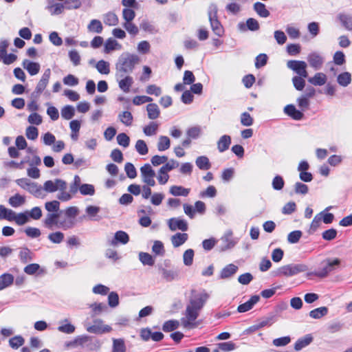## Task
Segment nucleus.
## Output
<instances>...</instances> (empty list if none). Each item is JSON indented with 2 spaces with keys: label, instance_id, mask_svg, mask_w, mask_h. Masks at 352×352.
I'll use <instances>...</instances> for the list:
<instances>
[{
  "label": "nucleus",
  "instance_id": "1",
  "mask_svg": "<svg viewBox=\"0 0 352 352\" xmlns=\"http://www.w3.org/2000/svg\"><path fill=\"white\" fill-rule=\"evenodd\" d=\"M209 298L210 295L204 289L201 291L191 289L184 316L181 318V323L184 328L194 329L197 327L196 320Z\"/></svg>",
  "mask_w": 352,
  "mask_h": 352
},
{
  "label": "nucleus",
  "instance_id": "2",
  "mask_svg": "<svg viewBox=\"0 0 352 352\" xmlns=\"http://www.w3.org/2000/svg\"><path fill=\"white\" fill-rule=\"evenodd\" d=\"M140 61V57L134 54L123 53L121 54L115 65V76L122 77L124 75H131L135 66Z\"/></svg>",
  "mask_w": 352,
  "mask_h": 352
},
{
  "label": "nucleus",
  "instance_id": "3",
  "mask_svg": "<svg viewBox=\"0 0 352 352\" xmlns=\"http://www.w3.org/2000/svg\"><path fill=\"white\" fill-rule=\"evenodd\" d=\"M218 8L217 5L212 3L208 7V18L210 27L214 34L221 37L224 34V28L217 16Z\"/></svg>",
  "mask_w": 352,
  "mask_h": 352
},
{
  "label": "nucleus",
  "instance_id": "4",
  "mask_svg": "<svg viewBox=\"0 0 352 352\" xmlns=\"http://www.w3.org/2000/svg\"><path fill=\"white\" fill-rule=\"evenodd\" d=\"M308 270V266L303 263L289 264L279 267L275 272L277 276H292Z\"/></svg>",
  "mask_w": 352,
  "mask_h": 352
},
{
  "label": "nucleus",
  "instance_id": "5",
  "mask_svg": "<svg viewBox=\"0 0 352 352\" xmlns=\"http://www.w3.org/2000/svg\"><path fill=\"white\" fill-rule=\"evenodd\" d=\"M321 264L324 266L319 271L311 272L308 275L314 274L320 278H325L340 265V260L339 258H327Z\"/></svg>",
  "mask_w": 352,
  "mask_h": 352
},
{
  "label": "nucleus",
  "instance_id": "6",
  "mask_svg": "<svg viewBox=\"0 0 352 352\" xmlns=\"http://www.w3.org/2000/svg\"><path fill=\"white\" fill-rule=\"evenodd\" d=\"M59 217L60 214L58 212L48 213L43 221L44 226L48 229H53L54 226L64 229L72 227V225L66 226L65 221L58 222Z\"/></svg>",
  "mask_w": 352,
  "mask_h": 352
},
{
  "label": "nucleus",
  "instance_id": "7",
  "mask_svg": "<svg viewBox=\"0 0 352 352\" xmlns=\"http://www.w3.org/2000/svg\"><path fill=\"white\" fill-rule=\"evenodd\" d=\"M140 173L144 183L149 186H154L155 185L154 179L155 172L149 164H145L142 166L140 168Z\"/></svg>",
  "mask_w": 352,
  "mask_h": 352
},
{
  "label": "nucleus",
  "instance_id": "8",
  "mask_svg": "<svg viewBox=\"0 0 352 352\" xmlns=\"http://www.w3.org/2000/svg\"><path fill=\"white\" fill-rule=\"evenodd\" d=\"M67 183L60 179H56L54 181L47 180L43 184V190L47 192H54L58 190L67 189Z\"/></svg>",
  "mask_w": 352,
  "mask_h": 352
},
{
  "label": "nucleus",
  "instance_id": "9",
  "mask_svg": "<svg viewBox=\"0 0 352 352\" xmlns=\"http://www.w3.org/2000/svg\"><path fill=\"white\" fill-rule=\"evenodd\" d=\"M287 67L296 72L298 76L307 78V63L302 60H289L287 63Z\"/></svg>",
  "mask_w": 352,
  "mask_h": 352
},
{
  "label": "nucleus",
  "instance_id": "10",
  "mask_svg": "<svg viewBox=\"0 0 352 352\" xmlns=\"http://www.w3.org/2000/svg\"><path fill=\"white\" fill-rule=\"evenodd\" d=\"M51 76L50 69H47L43 74L41 78L38 82L34 91L32 93V96L37 97L46 88Z\"/></svg>",
  "mask_w": 352,
  "mask_h": 352
},
{
  "label": "nucleus",
  "instance_id": "11",
  "mask_svg": "<svg viewBox=\"0 0 352 352\" xmlns=\"http://www.w3.org/2000/svg\"><path fill=\"white\" fill-rule=\"evenodd\" d=\"M129 241V234L122 230L117 231L112 239L108 241V244L111 246H116L118 244L125 245Z\"/></svg>",
  "mask_w": 352,
  "mask_h": 352
},
{
  "label": "nucleus",
  "instance_id": "12",
  "mask_svg": "<svg viewBox=\"0 0 352 352\" xmlns=\"http://www.w3.org/2000/svg\"><path fill=\"white\" fill-rule=\"evenodd\" d=\"M168 226L171 231L177 230L186 232L188 230V226L186 221L179 218H171L168 221Z\"/></svg>",
  "mask_w": 352,
  "mask_h": 352
},
{
  "label": "nucleus",
  "instance_id": "13",
  "mask_svg": "<svg viewBox=\"0 0 352 352\" xmlns=\"http://www.w3.org/2000/svg\"><path fill=\"white\" fill-rule=\"evenodd\" d=\"M119 88L124 93H129L133 84V78L131 75H124L122 77L116 76Z\"/></svg>",
  "mask_w": 352,
  "mask_h": 352
},
{
  "label": "nucleus",
  "instance_id": "14",
  "mask_svg": "<svg viewBox=\"0 0 352 352\" xmlns=\"http://www.w3.org/2000/svg\"><path fill=\"white\" fill-rule=\"evenodd\" d=\"M238 28L242 32H246L247 30L257 31L260 28V25L258 21L254 18H249L247 19L246 23H239L238 24Z\"/></svg>",
  "mask_w": 352,
  "mask_h": 352
},
{
  "label": "nucleus",
  "instance_id": "15",
  "mask_svg": "<svg viewBox=\"0 0 352 352\" xmlns=\"http://www.w3.org/2000/svg\"><path fill=\"white\" fill-rule=\"evenodd\" d=\"M307 61L314 69H320L324 63V58L317 52H312L307 56Z\"/></svg>",
  "mask_w": 352,
  "mask_h": 352
},
{
  "label": "nucleus",
  "instance_id": "16",
  "mask_svg": "<svg viewBox=\"0 0 352 352\" xmlns=\"http://www.w3.org/2000/svg\"><path fill=\"white\" fill-rule=\"evenodd\" d=\"M284 113L294 120H300L304 117V113L300 110H298L294 104L286 105Z\"/></svg>",
  "mask_w": 352,
  "mask_h": 352
},
{
  "label": "nucleus",
  "instance_id": "17",
  "mask_svg": "<svg viewBox=\"0 0 352 352\" xmlns=\"http://www.w3.org/2000/svg\"><path fill=\"white\" fill-rule=\"evenodd\" d=\"M98 324H95L87 327V331L95 334H102L110 332L112 328L109 325H102V321L98 320Z\"/></svg>",
  "mask_w": 352,
  "mask_h": 352
},
{
  "label": "nucleus",
  "instance_id": "18",
  "mask_svg": "<svg viewBox=\"0 0 352 352\" xmlns=\"http://www.w3.org/2000/svg\"><path fill=\"white\" fill-rule=\"evenodd\" d=\"M52 15H58L63 12L65 6L62 3H54L52 0H48V5L45 8Z\"/></svg>",
  "mask_w": 352,
  "mask_h": 352
},
{
  "label": "nucleus",
  "instance_id": "19",
  "mask_svg": "<svg viewBox=\"0 0 352 352\" xmlns=\"http://www.w3.org/2000/svg\"><path fill=\"white\" fill-rule=\"evenodd\" d=\"M259 300L258 296H252L247 302L241 304L238 308L237 311L239 313H244L252 309L254 305L258 302Z\"/></svg>",
  "mask_w": 352,
  "mask_h": 352
},
{
  "label": "nucleus",
  "instance_id": "20",
  "mask_svg": "<svg viewBox=\"0 0 352 352\" xmlns=\"http://www.w3.org/2000/svg\"><path fill=\"white\" fill-rule=\"evenodd\" d=\"M19 258L21 263H27L34 258L33 252L27 247L19 248Z\"/></svg>",
  "mask_w": 352,
  "mask_h": 352
},
{
  "label": "nucleus",
  "instance_id": "21",
  "mask_svg": "<svg viewBox=\"0 0 352 352\" xmlns=\"http://www.w3.org/2000/svg\"><path fill=\"white\" fill-rule=\"evenodd\" d=\"M159 270L162 274V278L167 282L173 281L178 278L179 273L176 270H167L162 267H160Z\"/></svg>",
  "mask_w": 352,
  "mask_h": 352
},
{
  "label": "nucleus",
  "instance_id": "22",
  "mask_svg": "<svg viewBox=\"0 0 352 352\" xmlns=\"http://www.w3.org/2000/svg\"><path fill=\"white\" fill-rule=\"evenodd\" d=\"M238 269L236 265L229 264L222 269L219 277L221 279L229 278L236 273Z\"/></svg>",
  "mask_w": 352,
  "mask_h": 352
},
{
  "label": "nucleus",
  "instance_id": "23",
  "mask_svg": "<svg viewBox=\"0 0 352 352\" xmlns=\"http://www.w3.org/2000/svg\"><path fill=\"white\" fill-rule=\"evenodd\" d=\"M23 66L31 76L37 74L39 72L41 68L39 63L28 60H25L23 62Z\"/></svg>",
  "mask_w": 352,
  "mask_h": 352
},
{
  "label": "nucleus",
  "instance_id": "24",
  "mask_svg": "<svg viewBox=\"0 0 352 352\" xmlns=\"http://www.w3.org/2000/svg\"><path fill=\"white\" fill-rule=\"evenodd\" d=\"M188 238V234L177 232L171 236L170 241L174 248H178L183 245Z\"/></svg>",
  "mask_w": 352,
  "mask_h": 352
},
{
  "label": "nucleus",
  "instance_id": "25",
  "mask_svg": "<svg viewBox=\"0 0 352 352\" xmlns=\"http://www.w3.org/2000/svg\"><path fill=\"white\" fill-rule=\"evenodd\" d=\"M327 80V76L324 73L318 72L309 78L308 82L314 86H322L326 83Z\"/></svg>",
  "mask_w": 352,
  "mask_h": 352
},
{
  "label": "nucleus",
  "instance_id": "26",
  "mask_svg": "<svg viewBox=\"0 0 352 352\" xmlns=\"http://www.w3.org/2000/svg\"><path fill=\"white\" fill-rule=\"evenodd\" d=\"M14 281V276L9 273H4L0 276V291L11 286Z\"/></svg>",
  "mask_w": 352,
  "mask_h": 352
},
{
  "label": "nucleus",
  "instance_id": "27",
  "mask_svg": "<svg viewBox=\"0 0 352 352\" xmlns=\"http://www.w3.org/2000/svg\"><path fill=\"white\" fill-rule=\"evenodd\" d=\"M231 144V137L228 135H222L217 142V148L220 153L227 151Z\"/></svg>",
  "mask_w": 352,
  "mask_h": 352
},
{
  "label": "nucleus",
  "instance_id": "28",
  "mask_svg": "<svg viewBox=\"0 0 352 352\" xmlns=\"http://www.w3.org/2000/svg\"><path fill=\"white\" fill-rule=\"evenodd\" d=\"M102 19L104 24L109 26H115L119 23L118 16L113 12L105 13L103 14Z\"/></svg>",
  "mask_w": 352,
  "mask_h": 352
},
{
  "label": "nucleus",
  "instance_id": "29",
  "mask_svg": "<svg viewBox=\"0 0 352 352\" xmlns=\"http://www.w3.org/2000/svg\"><path fill=\"white\" fill-rule=\"evenodd\" d=\"M253 9L261 17L267 18L270 15V12L266 8L265 5L261 2H256L253 6Z\"/></svg>",
  "mask_w": 352,
  "mask_h": 352
},
{
  "label": "nucleus",
  "instance_id": "30",
  "mask_svg": "<svg viewBox=\"0 0 352 352\" xmlns=\"http://www.w3.org/2000/svg\"><path fill=\"white\" fill-rule=\"evenodd\" d=\"M313 340V337L310 334L298 339L294 344V349L297 351L308 346Z\"/></svg>",
  "mask_w": 352,
  "mask_h": 352
},
{
  "label": "nucleus",
  "instance_id": "31",
  "mask_svg": "<svg viewBox=\"0 0 352 352\" xmlns=\"http://www.w3.org/2000/svg\"><path fill=\"white\" fill-rule=\"evenodd\" d=\"M195 164L202 170H208L212 166L208 157L205 155L198 157L195 160Z\"/></svg>",
  "mask_w": 352,
  "mask_h": 352
},
{
  "label": "nucleus",
  "instance_id": "32",
  "mask_svg": "<svg viewBox=\"0 0 352 352\" xmlns=\"http://www.w3.org/2000/svg\"><path fill=\"white\" fill-rule=\"evenodd\" d=\"M25 203V197L19 193L10 197L8 199V204L13 208H19Z\"/></svg>",
  "mask_w": 352,
  "mask_h": 352
},
{
  "label": "nucleus",
  "instance_id": "33",
  "mask_svg": "<svg viewBox=\"0 0 352 352\" xmlns=\"http://www.w3.org/2000/svg\"><path fill=\"white\" fill-rule=\"evenodd\" d=\"M146 111L148 113V117L151 120H155L160 116V111L155 103H150L147 104Z\"/></svg>",
  "mask_w": 352,
  "mask_h": 352
},
{
  "label": "nucleus",
  "instance_id": "34",
  "mask_svg": "<svg viewBox=\"0 0 352 352\" xmlns=\"http://www.w3.org/2000/svg\"><path fill=\"white\" fill-rule=\"evenodd\" d=\"M169 192L173 196L186 197L190 192V189L182 186H173L170 188Z\"/></svg>",
  "mask_w": 352,
  "mask_h": 352
},
{
  "label": "nucleus",
  "instance_id": "35",
  "mask_svg": "<svg viewBox=\"0 0 352 352\" xmlns=\"http://www.w3.org/2000/svg\"><path fill=\"white\" fill-rule=\"evenodd\" d=\"M120 47L121 45L118 43L116 40L112 38H109L104 43V52L105 54H109L111 51H113L116 49H120Z\"/></svg>",
  "mask_w": 352,
  "mask_h": 352
},
{
  "label": "nucleus",
  "instance_id": "36",
  "mask_svg": "<svg viewBox=\"0 0 352 352\" xmlns=\"http://www.w3.org/2000/svg\"><path fill=\"white\" fill-rule=\"evenodd\" d=\"M87 29L90 32L100 34L102 32L103 27L101 21L98 19H92L87 25Z\"/></svg>",
  "mask_w": 352,
  "mask_h": 352
},
{
  "label": "nucleus",
  "instance_id": "37",
  "mask_svg": "<svg viewBox=\"0 0 352 352\" xmlns=\"http://www.w3.org/2000/svg\"><path fill=\"white\" fill-rule=\"evenodd\" d=\"M329 309L327 307H320L311 310L309 312V316L314 319H320L327 315Z\"/></svg>",
  "mask_w": 352,
  "mask_h": 352
},
{
  "label": "nucleus",
  "instance_id": "38",
  "mask_svg": "<svg viewBox=\"0 0 352 352\" xmlns=\"http://www.w3.org/2000/svg\"><path fill=\"white\" fill-rule=\"evenodd\" d=\"M30 193L32 194L34 197L37 198H43V188L41 185H38L37 183L32 182L30 184V187H28V190H27Z\"/></svg>",
  "mask_w": 352,
  "mask_h": 352
},
{
  "label": "nucleus",
  "instance_id": "39",
  "mask_svg": "<svg viewBox=\"0 0 352 352\" xmlns=\"http://www.w3.org/2000/svg\"><path fill=\"white\" fill-rule=\"evenodd\" d=\"M126 349L124 340L122 338L113 339V346L111 352H126Z\"/></svg>",
  "mask_w": 352,
  "mask_h": 352
},
{
  "label": "nucleus",
  "instance_id": "40",
  "mask_svg": "<svg viewBox=\"0 0 352 352\" xmlns=\"http://www.w3.org/2000/svg\"><path fill=\"white\" fill-rule=\"evenodd\" d=\"M337 81L340 85L346 87L351 82V75L348 72H342L338 76Z\"/></svg>",
  "mask_w": 352,
  "mask_h": 352
},
{
  "label": "nucleus",
  "instance_id": "41",
  "mask_svg": "<svg viewBox=\"0 0 352 352\" xmlns=\"http://www.w3.org/2000/svg\"><path fill=\"white\" fill-rule=\"evenodd\" d=\"M120 121L124 125L129 126L133 123V117L131 112L128 111H123L118 115Z\"/></svg>",
  "mask_w": 352,
  "mask_h": 352
},
{
  "label": "nucleus",
  "instance_id": "42",
  "mask_svg": "<svg viewBox=\"0 0 352 352\" xmlns=\"http://www.w3.org/2000/svg\"><path fill=\"white\" fill-rule=\"evenodd\" d=\"M96 68L101 74L107 75L110 72V64L104 60H99L96 65Z\"/></svg>",
  "mask_w": 352,
  "mask_h": 352
},
{
  "label": "nucleus",
  "instance_id": "43",
  "mask_svg": "<svg viewBox=\"0 0 352 352\" xmlns=\"http://www.w3.org/2000/svg\"><path fill=\"white\" fill-rule=\"evenodd\" d=\"M179 326V322L176 320H169L166 322L162 325V330L164 332H170L177 329Z\"/></svg>",
  "mask_w": 352,
  "mask_h": 352
},
{
  "label": "nucleus",
  "instance_id": "44",
  "mask_svg": "<svg viewBox=\"0 0 352 352\" xmlns=\"http://www.w3.org/2000/svg\"><path fill=\"white\" fill-rule=\"evenodd\" d=\"M342 25L349 31H352V16L345 14H340L338 16Z\"/></svg>",
  "mask_w": 352,
  "mask_h": 352
},
{
  "label": "nucleus",
  "instance_id": "45",
  "mask_svg": "<svg viewBox=\"0 0 352 352\" xmlns=\"http://www.w3.org/2000/svg\"><path fill=\"white\" fill-rule=\"evenodd\" d=\"M159 124L155 122H151L143 129L144 133L147 136H152L157 133Z\"/></svg>",
  "mask_w": 352,
  "mask_h": 352
},
{
  "label": "nucleus",
  "instance_id": "46",
  "mask_svg": "<svg viewBox=\"0 0 352 352\" xmlns=\"http://www.w3.org/2000/svg\"><path fill=\"white\" fill-rule=\"evenodd\" d=\"M170 139L165 135H161L159 138L157 142V149L159 151H164L170 148Z\"/></svg>",
  "mask_w": 352,
  "mask_h": 352
},
{
  "label": "nucleus",
  "instance_id": "47",
  "mask_svg": "<svg viewBox=\"0 0 352 352\" xmlns=\"http://www.w3.org/2000/svg\"><path fill=\"white\" fill-rule=\"evenodd\" d=\"M139 259L144 265L153 266L155 263L153 256L146 252H140Z\"/></svg>",
  "mask_w": 352,
  "mask_h": 352
},
{
  "label": "nucleus",
  "instance_id": "48",
  "mask_svg": "<svg viewBox=\"0 0 352 352\" xmlns=\"http://www.w3.org/2000/svg\"><path fill=\"white\" fill-rule=\"evenodd\" d=\"M331 207H327L325 210L320 212L318 214H320L319 217L325 224H330L333 221L334 215L332 213L327 212Z\"/></svg>",
  "mask_w": 352,
  "mask_h": 352
},
{
  "label": "nucleus",
  "instance_id": "49",
  "mask_svg": "<svg viewBox=\"0 0 352 352\" xmlns=\"http://www.w3.org/2000/svg\"><path fill=\"white\" fill-rule=\"evenodd\" d=\"M75 114V109L72 105H66L61 109V116L65 120L72 119Z\"/></svg>",
  "mask_w": 352,
  "mask_h": 352
},
{
  "label": "nucleus",
  "instance_id": "50",
  "mask_svg": "<svg viewBox=\"0 0 352 352\" xmlns=\"http://www.w3.org/2000/svg\"><path fill=\"white\" fill-rule=\"evenodd\" d=\"M297 104H298V107L300 109V111L303 113V111H305L309 109V106H310L309 98H307L306 96H305L303 95H301L297 99Z\"/></svg>",
  "mask_w": 352,
  "mask_h": 352
},
{
  "label": "nucleus",
  "instance_id": "51",
  "mask_svg": "<svg viewBox=\"0 0 352 352\" xmlns=\"http://www.w3.org/2000/svg\"><path fill=\"white\" fill-rule=\"evenodd\" d=\"M65 235L60 231L50 233L47 238L53 243L59 244L64 240Z\"/></svg>",
  "mask_w": 352,
  "mask_h": 352
},
{
  "label": "nucleus",
  "instance_id": "52",
  "mask_svg": "<svg viewBox=\"0 0 352 352\" xmlns=\"http://www.w3.org/2000/svg\"><path fill=\"white\" fill-rule=\"evenodd\" d=\"M24 342L25 340L21 336H16L9 340V345L14 349H17L23 345Z\"/></svg>",
  "mask_w": 352,
  "mask_h": 352
},
{
  "label": "nucleus",
  "instance_id": "53",
  "mask_svg": "<svg viewBox=\"0 0 352 352\" xmlns=\"http://www.w3.org/2000/svg\"><path fill=\"white\" fill-rule=\"evenodd\" d=\"M45 208L49 213L58 212L60 210V202L57 200L47 201L45 204Z\"/></svg>",
  "mask_w": 352,
  "mask_h": 352
},
{
  "label": "nucleus",
  "instance_id": "54",
  "mask_svg": "<svg viewBox=\"0 0 352 352\" xmlns=\"http://www.w3.org/2000/svg\"><path fill=\"white\" fill-rule=\"evenodd\" d=\"M79 191L82 195H94L95 188L92 184H84L79 187Z\"/></svg>",
  "mask_w": 352,
  "mask_h": 352
},
{
  "label": "nucleus",
  "instance_id": "55",
  "mask_svg": "<svg viewBox=\"0 0 352 352\" xmlns=\"http://www.w3.org/2000/svg\"><path fill=\"white\" fill-rule=\"evenodd\" d=\"M135 150L141 155H144L148 153V148L146 142L142 140H138L135 144Z\"/></svg>",
  "mask_w": 352,
  "mask_h": 352
},
{
  "label": "nucleus",
  "instance_id": "56",
  "mask_svg": "<svg viewBox=\"0 0 352 352\" xmlns=\"http://www.w3.org/2000/svg\"><path fill=\"white\" fill-rule=\"evenodd\" d=\"M89 307L92 309L94 315H99L102 311H106L107 309V305L102 302L92 303L89 305Z\"/></svg>",
  "mask_w": 352,
  "mask_h": 352
},
{
  "label": "nucleus",
  "instance_id": "57",
  "mask_svg": "<svg viewBox=\"0 0 352 352\" xmlns=\"http://www.w3.org/2000/svg\"><path fill=\"white\" fill-rule=\"evenodd\" d=\"M292 82L295 89L298 91H302L305 86V81L304 77L300 76H296L292 78Z\"/></svg>",
  "mask_w": 352,
  "mask_h": 352
},
{
  "label": "nucleus",
  "instance_id": "58",
  "mask_svg": "<svg viewBox=\"0 0 352 352\" xmlns=\"http://www.w3.org/2000/svg\"><path fill=\"white\" fill-rule=\"evenodd\" d=\"M194 258V250L192 249H188L183 254L184 263L186 266H190L192 264Z\"/></svg>",
  "mask_w": 352,
  "mask_h": 352
},
{
  "label": "nucleus",
  "instance_id": "59",
  "mask_svg": "<svg viewBox=\"0 0 352 352\" xmlns=\"http://www.w3.org/2000/svg\"><path fill=\"white\" fill-rule=\"evenodd\" d=\"M285 181L280 175H276L272 179V186L276 190H280L283 188Z\"/></svg>",
  "mask_w": 352,
  "mask_h": 352
},
{
  "label": "nucleus",
  "instance_id": "60",
  "mask_svg": "<svg viewBox=\"0 0 352 352\" xmlns=\"http://www.w3.org/2000/svg\"><path fill=\"white\" fill-rule=\"evenodd\" d=\"M338 231L335 228H330L322 233V237L325 241H332L337 236Z\"/></svg>",
  "mask_w": 352,
  "mask_h": 352
},
{
  "label": "nucleus",
  "instance_id": "61",
  "mask_svg": "<svg viewBox=\"0 0 352 352\" xmlns=\"http://www.w3.org/2000/svg\"><path fill=\"white\" fill-rule=\"evenodd\" d=\"M152 251L156 255L164 256L165 254V250L163 243L160 241H155L152 247Z\"/></svg>",
  "mask_w": 352,
  "mask_h": 352
},
{
  "label": "nucleus",
  "instance_id": "62",
  "mask_svg": "<svg viewBox=\"0 0 352 352\" xmlns=\"http://www.w3.org/2000/svg\"><path fill=\"white\" fill-rule=\"evenodd\" d=\"M320 215V214H316L314 217V219L312 220V221L310 224L309 229L308 230L309 234H314L315 232H316L318 228L320 226L322 220L319 217Z\"/></svg>",
  "mask_w": 352,
  "mask_h": 352
},
{
  "label": "nucleus",
  "instance_id": "63",
  "mask_svg": "<svg viewBox=\"0 0 352 352\" xmlns=\"http://www.w3.org/2000/svg\"><path fill=\"white\" fill-rule=\"evenodd\" d=\"M179 166V163L174 160H171L168 162H166L164 165H163L160 168V173H165V172L168 173L175 168H177Z\"/></svg>",
  "mask_w": 352,
  "mask_h": 352
},
{
  "label": "nucleus",
  "instance_id": "64",
  "mask_svg": "<svg viewBox=\"0 0 352 352\" xmlns=\"http://www.w3.org/2000/svg\"><path fill=\"white\" fill-rule=\"evenodd\" d=\"M124 170L128 177L134 179L137 176V171L134 165L131 162H127L124 165Z\"/></svg>",
  "mask_w": 352,
  "mask_h": 352
}]
</instances>
